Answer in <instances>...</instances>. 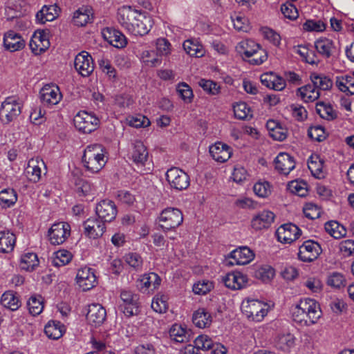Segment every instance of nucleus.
Listing matches in <instances>:
<instances>
[{
	"instance_id": "obj_14",
	"label": "nucleus",
	"mask_w": 354,
	"mask_h": 354,
	"mask_svg": "<svg viewBox=\"0 0 354 354\" xmlns=\"http://www.w3.org/2000/svg\"><path fill=\"white\" fill-rule=\"evenodd\" d=\"M278 240L284 243H290L301 236V230L295 224L286 223L277 230Z\"/></svg>"
},
{
	"instance_id": "obj_55",
	"label": "nucleus",
	"mask_w": 354,
	"mask_h": 354,
	"mask_svg": "<svg viewBox=\"0 0 354 354\" xmlns=\"http://www.w3.org/2000/svg\"><path fill=\"white\" fill-rule=\"evenodd\" d=\"M177 92L185 102H191L194 97L191 87L186 83L182 82L177 86Z\"/></svg>"
},
{
	"instance_id": "obj_46",
	"label": "nucleus",
	"mask_w": 354,
	"mask_h": 354,
	"mask_svg": "<svg viewBox=\"0 0 354 354\" xmlns=\"http://www.w3.org/2000/svg\"><path fill=\"white\" fill-rule=\"evenodd\" d=\"M39 264V260L36 254L30 252L21 257V268L26 271H32Z\"/></svg>"
},
{
	"instance_id": "obj_5",
	"label": "nucleus",
	"mask_w": 354,
	"mask_h": 354,
	"mask_svg": "<svg viewBox=\"0 0 354 354\" xmlns=\"http://www.w3.org/2000/svg\"><path fill=\"white\" fill-rule=\"evenodd\" d=\"M159 221L162 223L160 226L164 230L175 229L183 221V213L178 208L168 207L162 211Z\"/></svg>"
},
{
	"instance_id": "obj_60",
	"label": "nucleus",
	"mask_w": 354,
	"mask_h": 354,
	"mask_svg": "<svg viewBox=\"0 0 354 354\" xmlns=\"http://www.w3.org/2000/svg\"><path fill=\"white\" fill-rule=\"evenodd\" d=\"M303 29L306 31L322 32L326 29V25L322 21L307 20L303 24Z\"/></svg>"
},
{
	"instance_id": "obj_22",
	"label": "nucleus",
	"mask_w": 354,
	"mask_h": 354,
	"mask_svg": "<svg viewBox=\"0 0 354 354\" xmlns=\"http://www.w3.org/2000/svg\"><path fill=\"white\" fill-rule=\"evenodd\" d=\"M209 153L217 162H225L232 156V149L227 145L218 142L209 147Z\"/></svg>"
},
{
	"instance_id": "obj_44",
	"label": "nucleus",
	"mask_w": 354,
	"mask_h": 354,
	"mask_svg": "<svg viewBox=\"0 0 354 354\" xmlns=\"http://www.w3.org/2000/svg\"><path fill=\"white\" fill-rule=\"evenodd\" d=\"M169 335L172 340L182 343L188 341L189 335L185 328L180 325L174 324L169 330Z\"/></svg>"
},
{
	"instance_id": "obj_30",
	"label": "nucleus",
	"mask_w": 354,
	"mask_h": 354,
	"mask_svg": "<svg viewBox=\"0 0 354 354\" xmlns=\"http://www.w3.org/2000/svg\"><path fill=\"white\" fill-rule=\"evenodd\" d=\"M16 242L15 235L10 231L0 232V252L8 253L13 250Z\"/></svg>"
},
{
	"instance_id": "obj_4",
	"label": "nucleus",
	"mask_w": 354,
	"mask_h": 354,
	"mask_svg": "<svg viewBox=\"0 0 354 354\" xmlns=\"http://www.w3.org/2000/svg\"><path fill=\"white\" fill-rule=\"evenodd\" d=\"M122 303L119 308L128 317L137 315L140 313L139 295L130 290H122L120 293Z\"/></svg>"
},
{
	"instance_id": "obj_58",
	"label": "nucleus",
	"mask_w": 354,
	"mask_h": 354,
	"mask_svg": "<svg viewBox=\"0 0 354 354\" xmlns=\"http://www.w3.org/2000/svg\"><path fill=\"white\" fill-rule=\"evenodd\" d=\"M213 288V283L209 281H202L195 283L193 292L196 295H205Z\"/></svg>"
},
{
	"instance_id": "obj_49",
	"label": "nucleus",
	"mask_w": 354,
	"mask_h": 354,
	"mask_svg": "<svg viewBox=\"0 0 354 354\" xmlns=\"http://www.w3.org/2000/svg\"><path fill=\"white\" fill-rule=\"evenodd\" d=\"M194 345L198 351H209L215 347V343L205 335L198 336L194 340Z\"/></svg>"
},
{
	"instance_id": "obj_50",
	"label": "nucleus",
	"mask_w": 354,
	"mask_h": 354,
	"mask_svg": "<svg viewBox=\"0 0 354 354\" xmlns=\"http://www.w3.org/2000/svg\"><path fill=\"white\" fill-rule=\"evenodd\" d=\"M233 109L234 115L238 119L245 120L249 116L250 118L252 117V114H250V109L245 102H241L236 103L234 105Z\"/></svg>"
},
{
	"instance_id": "obj_45",
	"label": "nucleus",
	"mask_w": 354,
	"mask_h": 354,
	"mask_svg": "<svg viewBox=\"0 0 354 354\" xmlns=\"http://www.w3.org/2000/svg\"><path fill=\"white\" fill-rule=\"evenodd\" d=\"M0 201L3 207L13 205L17 201V195L13 189H4L0 192Z\"/></svg>"
},
{
	"instance_id": "obj_2",
	"label": "nucleus",
	"mask_w": 354,
	"mask_h": 354,
	"mask_svg": "<svg viewBox=\"0 0 354 354\" xmlns=\"http://www.w3.org/2000/svg\"><path fill=\"white\" fill-rule=\"evenodd\" d=\"M106 162L101 145H91L84 149L82 162L88 171L97 173L104 167Z\"/></svg>"
},
{
	"instance_id": "obj_42",
	"label": "nucleus",
	"mask_w": 354,
	"mask_h": 354,
	"mask_svg": "<svg viewBox=\"0 0 354 354\" xmlns=\"http://www.w3.org/2000/svg\"><path fill=\"white\" fill-rule=\"evenodd\" d=\"M27 306L31 315H38L44 309V299L41 295H32L28 300Z\"/></svg>"
},
{
	"instance_id": "obj_61",
	"label": "nucleus",
	"mask_w": 354,
	"mask_h": 354,
	"mask_svg": "<svg viewBox=\"0 0 354 354\" xmlns=\"http://www.w3.org/2000/svg\"><path fill=\"white\" fill-rule=\"evenodd\" d=\"M253 190L255 194L261 198H266L270 194V187L268 182L257 183L253 187Z\"/></svg>"
},
{
	"instance_id": "obj_6",
	"label": "nucleus",
	"mask_w": 354,
	"mask_h": 354,
	"mask_svg": "<svg viewBox=\"0 0 354 354\" xmlns=\"http://www.w3.org/2000/svg\"><path fill=\"white\" fill-rule=\"evenodd\" d=\"M166 179L171 188L178 191L186 189L190 184L189 176L178 167H171L166 172Z\"/></svg>"
},
{
	"instance_id": "obj_15",
	"label": "nucleus",
	"mask_w": 354,
	"mask_h": 354,
	"mask_svg": "<svg viewBox=\"0 0 354 354\" xmlns=\"http://www.w3.org/2000/svg\"><path fill=\"white\" fill-rule=\"evenodd\" d=\"M106 317V311L102 305L92 304L88 306L86 318L90 325L95 327L100 326L104 323Z\"/></svg>"
},
{
	"instance_id": "obj_31",
	"label": "nucleus",
	"mask_w": 354,
	"mask_h": 354,
	"mask_svg": "<svg viewBox=\"0 0 354 354\" xmlns=\"http://www.w3.org/2000/svg\"><path fill=\"white\" fill-rule=\"evenodd\" d=\"M310 79L318 91H328L333 84L330 78L322 73H312Z\"/></svg>"
},
{
	"instance_id": "obj_38",
	"label": "nucleus",
	"mask_w": 354,
	"mask_h": 354,
	"mask_svg": "<svg viewBox=\"0 0 354 354\" xmlns=\"http://www.w3.org/2000/svg\"><path fill=\"white\" fill-rule=\"evenodd\" d=\"M183 48L190 56L201 57L205 54V50L201 44L193 39L185 40L183 43Z\"/></svg>"
},
{
	"instance_id": "obj_39",
	"label": "nucleus",
	"mask_w": 354,
	"mask_h": 354,
	"mask_svg": "<svg viewBox=\"0 0 354 354\" xmlns=\"http://www.w3.org/2000/svg\"><path fill=\"white\" fill-rule=\"evenodd\" d=\"M316 111L322 118L328 121L333 120L337 118V114L336 111L333 110L332 106L324 102L317 103Z\"/></svg>"
},
{
	"instance_id": "obj_21",
	"label": "nucleus",
	"mask_w": 354,
	"mask_h": 354,
	"mask_svg": "<svg viewBox=\"0 0 354 354\" xmlns=\"http://www.w3.org/2000/svg\"><path fill=\"white\" fill-rule=\"evenodd\" d=\"M83 225L85 234L94 239L102 236L106 228L104 222L97 218H88L84 222Z\"/></svg>"
},
{
	"instance_id": "obj_26",
	"label": "nucleus",
	"mask_w": 354,
	"mask_h": 354,
	"mask_svg": "<svg viewBox=\"0 0 354 354\" xmlns=\"http://www.w3.org/2000/svg\"><path fill=\"white\" fill-rule=\"evenodd\" d=\"M192 322L199 328H205L209 327L212 324V317L205 308H200L194 312Z\"/></svg>"
},
{
	"instance_id": "obj_36",
	"label": "nucleus",
	"mask_w": 354,
	"mask_h": 354,
	"mask_svg": "<svg viewBox=\"0 0 354 354\" xmlns=\"http://www.w3.org/2000/svg\"><path fill=\"white\" fill-rule=\"evenodd\" d=\"M64 327L59 322L50 321L45 326L44 333L48 338L58 339L63 335Z\"/></svg>"
},
{
	"instance_id": "obj_40",
	"label": "nucleus",
	"mask_w": 354,
	"mask_h": 354,
	"mask_svg": "<svg viewBox=\"0 0 354 354\" xmlns=\"http://www.w3.org/2000/svg\"><path fill=\"white\" fill-rule=\"evenodd\" d=\"M1 304L4 307L12 311L17 310L21 305L19 298L12 291H7L2 295Z\"/></svg>"
},
{
	"instance_id": "obj_11",
	"label": "nucleus",
	"mask_w": 354,
	"mask_h": 354,
	"mask_svg": "<svg viewBox=\"0 0 354 354\" xmlns=\"http://www.w3.org/2000/svg\"><path fill=\"white\" fill-rule=\"evenodd\" d=\"M242 312L250 319L260 322L266 315L263 304L257 300L248 301L243 304Z\"/></svg>"
},
{
	"instance_id": "obj_59",
	"label": "nucleus",
	"mask_w": 354,
	"mask_h": 354,
	"mask_svg": "<svg viewBox=\"0 0 354 354\" xmlns=\"http://www.w3.org/2000/svg\"><path fill=\"white\" fill-rule=\"evenodd\" d=\"M268 59L267 52L260 47L253 53L252 56L248 60L249 63L253 65H260Z\"/></svg>"
},
{
	"instance_id": "obj_64",
	"label": "nucleus",
	"mask_w": 354,
	"mask_h": 354,
	"mask_svg": "<svg viewBox=\"0 0 354 354\" xmlns=\"http://www.w3.org/2000/svg\"><path fill=\"white\" fill-rule=\"evenodd\" d=\"M100 66L102 72L108 75L109 79L113 82H115L116 80L117 74L115 68L112 66L108 61L105 60H102L100 62Z\"/></svg>"
},
{
	"instance_id": "obj_51",
	"label": "nucleus",
	"mask_w": 354,
	"mask_h": 354,
	"mask_svg": "<svg viewBox=\"0 0 354 354\" xmlns=\"http://www.w3.org/2000/svg\"><path fill=\"white\" fill-rule=\"evenodd\" d=\"M151 308L159 313H163L168 309L167 297L165 295H158L154 297L151 303Z\"/></svg>"
},
{
	"instance_id": "obj_17",
	"label": "nucleus",
	"mask_w": 354,
	"mask_h": 354,
	"mask_svg": "<svg viewBox=\"0 0 354 354\" xmlns=\"http://www.w3.org/2000/svg\"><path fill=\"white\" fill-rule=\"evenodd\" d=\"M76 280L80 287L86 291L95 286L96 276L92 268L85 267L78 270Z\"/></svg>"
},
{
	"instance_id": "obj_29",
	"label": "nucleus",
	"mask_w": 354,
	"mask_h": 354,
	"mask_svg": "<svg viewBox=\"0 0 354 354\" xmlns=\"http://www.w3.org/2000/svg\"><path fill=\"white\" fill-rule=\"evenodd\" d=\"M57 16V7L55 5L44 6L37 12L36 20L40 24H45L46 21H53Z\"/></svg>"
},
{
	"instance_id": "obj_9",
	"label": "nucleus",
	"mask_w": 354,
	"mask_h": 354,
	"mask_svg": "<svg viewBox=\"0 0 354 354\" xmlns=\"http://www.w3.org/2000/svg\"><path fill=\"white\" fill-rule=\"evenodd\" d=\"M71 234V226L65 222L53 224L48 230L49 240L53 245L63 243Z\"/></svg>"
},
{
	"instance_id": "obj_25",
	"label": "nucleus",
	"mask_w": 354,
	"mask_h": 354,
	"mask_svg": "<svg viewBox=\"0 0 354 354\" xmlns=\"http://www.w3.org/2000/svg\"><path fill=\"white\" fill-rule=\"evenodd\" d=\"M274 214L268 210H263L256 215L252 220V227L260 230L268 227L274 221Z\"/></svg>"
},
{
	"instance_id": "obj_28",
	"label": "nucleus",
	"mask_w": 354,
	"mask_h": 354,
	"mask_svg": "<svg viewBox=\"0 0 354 354\" xmlns=\"http://www.w3.org/2000/svg\"><path fill=\"white\" fill-rule=\"evenodd\" d=\"M92 8L89 6H82L74 12L73 22L77 26H84L93 21Z\"/></svg>"
},
{
	"instance_id": "obj_23",
	"label": "nucleus",
	"mask_w": 354,
	"mask_h": 354,
	"mask_svg": "<svg viewBox=\"0 0 354 354\" xmlns=\"http://www.w3.org/2000/svg\"><path fill=\"white\" fill-rule=\"evenodd\" d=\"M3 44L7 50L15 52L23 48L25 42L19 34L14 30H9L4 35Z\"/></svg>"
},
{
	"instance_id": "obj_12",
	"label": "nucleus",
	"mask_w": 354,
	"mask_h": 354,
	"mask_svg": "<svg viewBox=\"0 0 354 354\" xmlns=\"http://www.w3.org/2000/svg\"><path fill=\"white\" fill-rule=\"evenodd\" d=\"M74 66L76 71L83 77H88L94 70L93 58L85 51L76 55Z\"/></svg>"
},
{
	"instance_id": "obj_57",
	"label": "nucleus",
	"mask_w": 354,
	"mask_h": 354,
	"mask_svg": "<svg viewBox=\"0 0 354 354\" xmlns=\"http://www.w3.org/2000/svg\"><path fill=\"white\" fill-rule=\"evenodd\" d=\"M281 11L286 18L290 20H295L299 16L297 8L290 2L283 3L281 6Z\"/></svg>"
},
{
	"instance_id": "obj_32",
	"label": "nucleus",
	"mask_w": 354,
	"mask_h": 354,
	"mask_svg": "<svg viewBox=\"0 0 354 354\" xmlns=\"http://www.w3.org/2000/svg\"><path fill=\"white\" fill-rule=\"evenodd\" d=\"M297 94L299 95L304 102H313L320 96L319 91L313 84H307L297 90Z\"/></svg>"
},
{
	"instance_id": "obj_62",
	"label": "nucleus",
	"mask_w": 354,
	"mask_h": 354,
	"mask_svg": "<svg viewBox=\"0 0 354 354\" xmlns=\"http://www.w3.org/2000/svg\"><path fill=\"white\" fill-rule=\"evenodd\" d=\"M305 216L310 219H315L320 216V210L317 205L313 203H306L303 209Z\"/></svg>"
},
{
	"instance_id": "obj_16",
	"label": "nucleus",
	"mask_w": 354,
	"mask_h": 354,
	"mask_svg": "<svg viewBox=\"0 0 354 354\" xmlns=\"http://www.w3.org/2000/svg\"><path fill=\"white\" fill-rule=\"evenodd\" d=\"M62 98L59 88L55 85H46L40 91V100L44 105H55Z\"/></svg>"
},
{
	"instance_id": "obj_1",
	"label": "nucleus",
	"mask_w": 354,
	"mask_h": 354,
	"mask_svg": "<svg viewBox=\"0 0 354 354\" xmlns=\"http://www.w3.org/2000/svg\"><path fill=\"white\" fill-rule=\"evenodd\" d=\"M118 19L124 28L136 36L147 35L153 26V20L149 15L138 13L137 10L129 6L118 9Z\"/></svg>"
},
{
	"instance_id": "obj_8",
	"label": "nucleus",
	"mask_w": 354,
	"mask_h": 354,
	"mask_svg": "<svg viewBox=\"0 0 354 354\" xmlns=\"http://www.w3.org/2000/svg\"><path fill=\"white\" fill-rule=\"evenodd\" d=\"M21 112V106L12 97H8L0 108V119L5 123L14 120Z\"/></svg>"
},
{
	"instance_id": "obj_3",
	"label": "nucleus",
	"mask_w": 354,
	"mask_h": 354,
	"mask_svg": "<svg viewBox=\"0 0 354 354\" xmlns=\"http://www.w3.org/2000/svg\"><path fill=\"white\" fill-rule=\"evenodd\" d=\"M75 128L84 133H90L96 130L100 124V120L92 113L85 111H80L73 119Z\"/></svg>"
},
{
	"instance_id": "obj_63",
	"label": "nucleus",
	"mask_w": 354,
	"mask_h": 354,
	"mask_svg": "<svg viewBox=\"0 0 354 354\" xmlns=\"http://www.w3.org/2000/svg\"><path fill=\"white\" fill-rule=\"evenodd\" d=\"M128 121L130 126L136 128L146 127L150 124L149 118L142 115L131 117Z\"/></svg>"
},
{
	"instance_id": "obj_27",
	"label": "nucleus",
	"mask_w": 354,
	"mask_h": 354,
	"mask_svg": "<svg viewBox=\"0 0 354 354\" xmlns=\"http://www.w3.org/2000/svg\"><path fill=\"white\" fill-rule=\"evenodd\" d=\"M160 282L161 279L156 273L150 272L145 274L137 281V287L140 291L145 292L151 285L153 286V289L157 288Z\"/></svg>"
},
{
	"instance_id": "obj_54",
	"label": "nucleus",
	"mask_w": 354,
	"mask_h": 354,
	"mask_svg": "<svg viewBox=\"0 0 354 354\" xmlns=\"http://www.w3.org/2000/svg\"><path fill=\"white\" fill-rule=\"evenodd\" d=\"M126 263L135 270H140L142 267L143 261L138 253H129L124 257Z\"/></svg>"
},
{
	"instance_id": "obj_52",
	"label": "nucleus",
	"mask_w": 354,
	"mask_h": 354,
	"mask_svg": "<svg viewBox=\"0 0 354 354\" xmlns=\"http://www.w3.org/2000/svg\"><path fill=\"white\" fill-rule=\"evenodd\" d=\"M308 136L317 142H322L327 137L325 129L322 126L310 127L308 130Z\"/></svg>"
},
{
	"instance_id": "obj_18",
	"label": "nucleus",
	"mask_w": 354,
	"mask_h": 354,
	"mask_svg": "<svg viewBox=\"0 0 354 354\" xmlns=\"http://www.w3.org/2000/svg\"><path fill=\"white\" fill-rule=\"evenodd\" d=\"M225 286L232 290H239L245 287L248 283L246 275L239 271L227 273L222 277Z\"/></svg>"
},
{
	"instance_id": "obj_48",
	"label": "nucleus",
	"mask_w": 354,
	"mask_h": 354,
	"mask_svg": "<svg viewBox=\"0 0 354 354\" xmlns=\"http://www.w3.org/2000/svg\"><path fill=\"white\" fill-rule=\"evenodd\" d=\"M55 258L52 263L56 267L64 266L68 264L72 259L71 253L66 250H59L55 252Z\"/></svg>"
},
{
	"instance_id": "obj_37",
	"label": "nucleus",
	"mask_w": 354,
	"mask_h": 354,
	"mask_svg": "<svg viewBox=\"0 0 354 354\" xmlns=\"http://www.w3.org/2000/svg\"><path fill=\"white\" fill-rule=\"evenodd\" d=\"M324 227L326 232L336 239L344 237L346 234V230L344 226L335 221L326 222Z\"/></svg>"
},
{
	"instance_id": "obj_7",
	"label": "nucleus",
	"mask_w": 354,
	"mask_h": 354,
	"mask_svg": "<svg viewBox=\"0 0 354 354\" xmlns=\"http://www.w3.org/2000/svg\"><path fill=\"white\" fill-rule=\"evenodd\" d=\"M320 245L313 240H307L299 246L298 258L304 262H312L322 253Z\"/></svg>"
},
{
	"instance_id": "obj_34",
	"label": "nucleus",
	"mask_w": 354,
	"mask_h": 354,
	"mask_svg": "<svg viewBox=\"0 0 354 354\" xmlns=\"http://www.w3.org/2000/svg\"><path fill=\"white\" fill-rule=\"evenodd\" d=\"M304 310H307L308 326L314 324L321 317V310L317 303L311 299H308V304L304 306Z\"/></svg>"
},
{
	"instance_id": "obj_24",
	"label": "nucleus",
	"mask_w": 354,
	"mask_h": 354,
	"mask_svg": "<svg viewBox=\"0 0 354 354\" xmlns=\"http://www.w3.org/2000/svg\"><path fill=\"white\" fill-rule=\"evenodd\" d=\"M227 257L233 259L236 265H245L254 259V254L248 247L243 246L232 251Z\"/></svg>"
},
{
	"instance_id": "obj_33",
	"label": "nucleus",
	"mask_w": 354,
	"mask_h": 354,
	"mask_svg": "<svg viewBox=\"0 0 354 354\" xmlns=\"http://www.w3.org/2000/svg\"><path fill=\"white\" fill-rule=\"evenodd\" d=\"M260 45L252 39H245L239 43L236 50L246 58H250L253 53L260 48Z\"/></svg>"
},
{
	"instance_id": "obj_47",
	"label": "nucleus",
	"mask_w": 354,
	"mask_h": 354,
	"mask_svg": "<svg viewBox=\"0 0 354 354\" xmlns=\"http://www.w3.org/2000/svg\"><path fill=\"white\" fill-rule=\"evenodd\" d=\"M274 269L268 265L262 266L254 272V277L263 282L270 281L274 277Z\"/></svg>"
},
{
	"instance_id": "obj_53",
	"label": "nucleus",
	"mask_w": 354,
	"mask_h": 354,
	"mask_svg": "<svg viewBox=\"0 0 354 354\" xmlns=\"http://www.w3.org/2000/svg\"><path fill=\"white\" fill-rule=\"evenodd\" d=\"M327 284L333 288H340L345 286L346 279L341 273L334 272L328 276Z\"/></svg>"
},
{
	"instance_id": "obj_35",
	"label": "nucleus",
	"mask_w": 354,
	"mask_h": 354,
	"mask_svg": "<svg viewBox=\"0 0 354 354\" xmlns=\"http://www.w3.org/2000/svg\"><path fill=\"white\" fill-rule=\"evenodd\" d=\"M315 48L319 54L327 59L332 55L334 44L332 40L324 37L315 42Z\"/></svg>"
},
{
	"instance_id": "obj_41",
	"label": "nucleus",
	"mask_w": 354,
	"mask_h": 354,
	"mask_svg": "<svg viewBox=\"0 0 354 354\" xmlns=\"http://www.w3.org/2000/svg\"><path fill=\"white\" fill-rule=\"evenodd\" d=\"M305 304H308V299L301 300L299 304L295 307L292 310V317L295 322L308 326V313L307 310H304Z\"/></svg>"
},
{
	"instance_id": "obj_19",
	"label": "nucleus",
	"mask_w": 354,
	"mask_h": 354,
	"mask_svg": "<svg viewBox=\"0 0 354 354\" xmlns=\"http://www.w3.org/2000/svg\"><path fill=\"white\" fill-rule=\"evenodd\" d=\"M103 38L111 45L118 48H122L127 44L125 36L119 30L113 28H105L102 30Z\"/></svg>"
},
{
	"instance_id": "obj_56",
	"label": "nucleus",
	"mask_w": 354,
	"mask_h": 354,
	"mask_svg": "<svg viewBox=\"0 0 354 354\" xmlns=\"http://www.w3.org/2000/svg\"><path fill=\"white\" fill-rule=\"evenodd\" d=\"M198 84L204 91L211 95H216L220 91V86L218 84L210 80L201 79Z\"/></svg>"
},
{
	"instance_id": "obj_10",
	"label": "nucleus",
	"mask_w": 354,
	"mask_h": 354,
	"mask_svg": "<svg viewBox=\"0 0 354 354\" xmlns=\"http://www.w3.org/2000/svg\"><path fill=\"white\" fill-rule=\"evenodd\" d=\"M95 213L98 218L104 223L111 222L115 218L118 210L113 201L105 199L97 204Z\"/></svg>"
},
{
	"instance_id": "obj_13",
	"label": "nucleus",
	"mask_w": 354,
	"mask_h": 354,
	"mask_svg": "<svg viewBox=\"0 0 354 354\" xmlns=\"http://www.w3.org/2000/svg\"><path fill=\"white\" fill-rule=\"evenodd\" d=\"M131 145L132 148L129 153V159L138 167H144L149 157L147 147L140 140H135L132 142Z\"/></svg>"
},
{
	"instance_id": "obj_43",
	"label": "nucleus",
	"mask_w": 354,
	"mask_h": 354,
	"mask_svg": "<svg viewBox=\"0 0 354 354\" xmlns=\"http://www.w3.org/2000/svg\"><path fill=\"white\" fill-rule=\"evenodd\" d=\"M41 168L39 162H36L35 160L28 161V167L26 169V174L30 181L33 183L38 182L41 178Z\"/></svg>"
},
{
	"instance_id": "obj_20",
	"label": "nucleus",
	"mask_w": 354,
	"mask_h": 354,
	"mask_svg": "<svg viewBox=\"0 0 354 354\" xmlns=\"http://www.w3.org/2000/svg\"><path fill=\"white\" fill-rule=\"evenodd\" d=\"M275 169L281 174L288 175L295 167L293 157L285 152H281L274 160Z\"/></svg>"
}]
</instances>
